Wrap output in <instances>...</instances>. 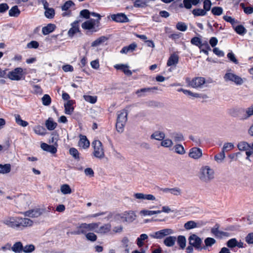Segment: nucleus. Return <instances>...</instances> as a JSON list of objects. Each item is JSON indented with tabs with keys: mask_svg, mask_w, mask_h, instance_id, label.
Masks as SVG:
<instances>
[{
	"mask_svg": "<svg viewBox=\"0 0 253 253\" xmlns=\"http://www.w3.org/2000/svg\"><path fill=\"white\" fill-rule=\"evenodd\" d=\"M111 229V225L109 223L105 224L93 230L94 232L100 234H106L109 232Z\"/></svg>",
	"mask_w": 253,
	"mask_h": 253,
	"instance_id": "17",
	"label": "nucleus"
},
{
	"mask_svg": "<svg viewBox=\"0 0 253 253\" xmlns=\"http://www.w3.org/2000/svg\"><path fill=\"white\" fill-rule=\"evenodd\" d=\"M35 250V247L33 245H28L23 247V252L26 253H32Z\"/></svg>",
	"mask_w": 253,
	"mask_h": 253,
	"instance_id": "54",
	"label": "nucleus"
},
{
	"mask_svg": "<svg viewBox=\"0 0 253 253\" xmlns=\"http://www.w3.org/2000/svg\"><path fill=\"white\" fill-rule=\"evenodd\" d=\"M189 244L193 246L195 249L201 251L203 247L201 246L202 241L198 236L193 234L189 238Z\"/></svg>",
	"mask_w": 253,
	"mask_h": 253,
	"instance_id": "9",
	"label": "nucleus"
},
{
	"mask_svg": "<svg viewBox=\"0 0 253 253\" xmlns=\"http://www.w3.org/2000/svg\"><path fill=\"white\" fill-rule=\"evenodd\" d=\"M193 14L195 16H204L206 14L207 12L204 9L197 8L194 9L192 10Z\"/></svg>",
	"mask_w": 253,
	"mask_h": 253,
	"instance_id": "47",
	"label": "nucleus"
},
{
	"mask_svg": "<svg viewBox=\"0 0 253 253\" xmlns=\"http://www.w3.org/2000/svg\"><path fill=\"white\" fill-rule=\"evenodd\" d=\"M57 123L54 122L52 119L49 118L45 122V126L48 130H52L57 126Z\"/></svg>",
	"mask_w": 253,
	"mask_h": 253,
	"instance_id": "34",
	"label": "nucleus"
},
{
	"mask_svg": "<svg viewBox=\"0 0 253 253\" xmlns=\"http://www.w3.org/2000/svg\"><path fill=\"white\" fill-rule=\"evenodd\" d=\"M222 8L220 7H214L211 9V12L215 15H220L222 13Z\"/></svg>",
	"mask_w": 253,
	"mask_h": 253,
	"instance_id": "59",
	"label": "nucleus"
},
{
	"mask_svg": "<svg viewBox=\"0 0 253 253\" xmlns=\"http://www.w3.org/2000/svg\"><path fill=\"white\" fill-rule=\"evenodd\" d=\"M127 112L126 110L124 109L118 112V117L117 121L121 122L123 123H126L127 121Z\"/></svg>",
	"mask_w": 253,
	"mask_h": 253,
	"instance_id": "21",
	"label": "nucleus"
},
{
	"mask_svg": "<svg viewBox=\"0 0 253 253\" xmlns=\"http://www.w3.org/2000/svg\"><path fill=\"white\" fill-rule=\"evenodd\" d=\"M35 132L39 135H44L45 134V129L40 126H37L34 128Z\"/></svg>",
	"mask_w": 253,
	"mask_h": 253,
	"instance_id": "49",
	"label": "nucleus"
},
{
	"mask_svg": "<svg viewBox=\"0 0 253 253\" xmlns=\"http://www.w3.org/2000/svg\"><path fill=\"white\" fill-rule=\"evenodd\" d=\"M184 7L187 9H190L192 5H196L200 2V0H183Z\"/></svg>",
	"mask_w": 253,
	"mask_h": 253,
	"instance_id": "31",
	"label": "nucleus"
},
{
	"mask_svg": "<svg viewBox=\"0 0 253 253\" xmlns=\"http://www.w3.org/2000/svg\"><path fill=\"white\" fill-rule=\"evenodd\" d=\"M185 81L187 85L193 88H200L206 82V80L203 77H195L192 80L186 78Z\"/></svg>",
	"mask_w": 253,
	"mask_h": 253,
	"instance_id": "6",
	"label": "nucleus"
},
{
	"mask_svg": "<svg viewBox=\"0 0 253 253\" xmlns=\"http://www.w3.org/2000/svg\"><path fill=\"white\" fill-rule=\"evenodd\" d=\"M84 99L88 102L91 104H94L96 102L97 100V96H91L89 95H84L83 96Z\"/></svg>",
	"mask_w": 253,
	"mask_h": 253,
	"instance_id": "42",
	"label": "nucleus"
},
{
	"mask_svg": "<svg viewBox=\"0 0 253 253\" xmlns=\"http://www.w3.org/2000/svg\"><path fill=\"white\" fill-rule=\"evenodd\" d=\"M240 6L244 9V11L246 13L249 14L253 12V8L252 7H245L243 3L240 4Z\"/></svg>",
	"mask_w": 253,
	"mask_h": 253,
	"instance_id": "64",
	"label": "nucleus"
},
{
	"mask_svg": "<svg viewBox=\"0 0 253 253\" xmlns=\"http://www.w3.org/2000/svg\"><path fill=\"white\" fill-rule=\"evenodd\" d=\"M177 244L180 248L183 249L186 246V238L183 236H179L177 238Z\"/></svg>",
	"mask_w": 253,
	"mask_h": 253,
	"instance_id": "45",
	"label": "nucleus"
},
{
	"mask_svg": "<svg viewBox=\"0 0 253 253\" xmlns=\"http://www.w3.org/2000/svg\"><path fill=\"white\" fill-rule=\"evenodd\" d=\"M176 29L180 31H185L187 29V25L183 22H178L176 26Z\"/></svg>",
	"mask_w": 253,
	"mask_h": 253,
	"instance_id": "53",
	"label": "nucleus"
},
{
	"mask_svg": "<svg viewBox=\"0 0 253 253\" xmlns=\"http://www.w3.org/2000/svg\"><path fill=\"white\" fill-rule=\"evenodd\" d=\"M16 123L19 126L25 127L28 125V123L26 121H23L19 115H15Z\"/></svg>",
	"mask_w": 253,
	"mask_h": 253,
	"instance_id": "41",
	"label": "nucleus"
},
{
	"mask_svg": "<svg viewBox=\"0 0 253 253\" xmlns=\"http://www.w3.org/2000/svg\"><path fill=\"white\" fill-rule=\"evenodd\" d=\"M137 44L136 43H132L128 46H124L121 50V53L126 54L129 51L132 52L135 50Z\"/></svg>",
	"mask_w": 253,
	"mask_h": 253,
	"instance_id": "32",
	"label": "nucleus"
},
{
	"mask_svg": "<svg viewBox=\"0 0 253 253\" xmlns=\"http://www.w3.org/2000/svg\"><path fill=\"white\" fill-rule=\"evenodd\" d=\"M74 5V2L71 0L66 1L62 6V10L68 11L71 6Z\"/></svg>",
	"mask_w": 253,
	"mask_h": 253,
	"instance_id": "58",
	"label": "nucleus"
},
{
	"mask_svg": "<svg viewBox=\"0 0 253 253\" xmlns=\"http://www.w3.org/2000/svg\"><path fill=\"white\" fill-rule=\"evenodd\" d=\"M237 240L235 238L230 239L226 243V245L230 248H233L237 246Z\"/></svg>",
	"mask_w": 253,
	"mask_h": 253,
	"instance_id": "57",
	"label": "nucleus"
},
{
	"mask_svg": "<svg viewBox=\"0 0 253 253\" xmlns=\"http://www.w3.org/2000/svg\"><path fill=\"white\" fill-rule=\"evenodd\" d=\"M74 101L72 100H68L64 104L65 113L66 114L71 115L74 111V107L73 105Z\"/></svg>",
	"mask_w": 253,
	"mask_h": 253,
	"instance_id": "23",
	"label": "nucleus"
},
{
	"mask_svg": "<svg viewBox=\"0 0 253 253\" xmlns=\"http://www.w3.org/2000/svg\"><path fill=\"white\" fill-rule=\"evenodd\" d=\"M172 145H173L172 141L170 139H166L163 140L161 142V145L165 147H171Z\"/></svg>",
	"mask_w": 253,
	"mask_h": 253,
	"instance_id": "60",
	"label": "nucleus"
},
{
	"mask_svg": "<svg viewBox=\"0 0 253 253\" xmlns=\"http://www.w3.org/2000/svg\"><path fill=\"white\" fill-rule=\"evenodd\" d=\"M72 28L69 30L68 34L69 37H72L75 34L79 31V28L78 25V21H75L72 24Z\"/></svg>",
	"mask_w": 253,
	"mask_h": 253,
	"instance_id": "26",
	"label": "nucleus"
},
{
	"mask_svg": "<svg viewBox=\"0 0 253 253\" xmlns=\"http://www.w3.org/2000/svg\"><path fill=\"white\" fill-rule=\"evenodd\" d=\"M108 40V38L105 36H101L97 39L91 43V46L93 47L97 46L101 43L104 42Z\"/></svg>",
	"mask_w": 253,
	"mask_h": 253,
	"instance_id": "35",
	"label": "nucleus"
},
{
	"mask_svg": "<svg viewBox=\"0 0 253 253\" xmlns=\"http://www.w3.org/2000/svg\"><path fill=\"white\" fill-rule=\"evenodd\" d=\"M43 212V210L37 208L27 211L24 212L23 214L25 216H29L33 218L39 217L42 213Z\"/></svg>",
	"mask_w": 253,
	"mask_h": 253,
	"instance_id": "11",
	"label": "nucleus"
},
{
	"mask_svg": "<svg viewBox=\"0 0 253 253\" xmlns=\"http://www.w3.org/2000/svg\"><path fill=\"white\" fill-rule=\"evenodd\" d=\"M56 26L53 24H48L46 26L43 27L42 29V34L44 35L49 34L52 32L55 29Z\"/></svg>",
	"mask_w": 253,
	"mask_h": 253,
	"instance_id": "27",
	"label": "nucleus"
},
{
	"mask_svg": "<svg viewBox=\"0 0 253 253\" xmlns=\"http://www.w3.org/2000/svg\"><path fill=\"white\" fill-rule=\"evenodd\" d=\"M12 251L16 253H21L23 252V246L21 242H16L11 247Z\"/></svg>",
	"mask_w": 253,
	"mask_h": 253,
	"instance_id": "30",
	"label": "nucleus"
},
{
	"mask_svg": "<svg viewBox=\"0 0 253 253\" xmlns=\"http://www.w3.org/2000/svg\"><path fill=\"white\" fill-rule=\"evenodd\" d=\"M237 146L240 151H246L249 149L250 144L245 141H242L238 143Z\"/></svg>",
	"mask_w": 253,
	"mask_h": 253,
	"instance_id": "43",
	"label": "nucleus"
},
{
	"mask_svg": "<svg viewBox=\"0 0 253 253\" xmlns=\"http://www.w3.org/2000/svg\"><path fill=\"white\" fill-rule=\"evenodd\" d=\"M114 68L117 70H122L127 76H130L132 75V72L128 69V66L126 65L117 64L114 66Z\"/></svg>",
	"mask_w": 253,
	"mask_h": 253,
	"instance_id": "20",
	"label": "nucleus"
},
{
	"mask_svg": "<svg viewBox=\"0 0 253 253\" xmlns=\"http://www.w3.org/2000/svg\"><path fill=\"white\" fill-rule=\"evenodd\" d=\"M214 170L209 166L202 167L200 171L199 178L205 183L211 182L214 178Z\"/></svg>",
	"mask_w": 253,
	"mask_h": 253,
	"instance_id": "2",
	"label": "nucleus"
},
{
	"mask_svg": "<svg viewBox=\"0 0 253 253\" xmlns=\"http://www.w3.org/2000/svg\"><path fill=\"white\" fill-rule=\"evenodd\" d=\"M219 225L216 224L214 227L211 229V233L215 237L218 238H221L222 236H227L228 233L223 231H221L218 230Z\"/></svg>",
	"mask_w": 253,
	"mask_h": 253,
	"instance_id": "16",
	"label": "nucleus"
},
{
	"mask_svg": "<svg viewBox=\"0 0 253 253\" xmlns=\"http://www.w3.org/2000/svg\"><path fill=\"white\" fill-rule=\"evenodd\" d=\"M235 31L240 35L244 34L246 32V29L242 25H238L235 28Z\"/></svg>",
	"mask_w": 253,
	"mask_h": 253,
	"instance_id": "55",
	"label": "nucleus"
},
{
	"mask_svg": "<svg viewBox=\"0 0 253 253\" xmlns=\"http://www.w3.org/2000/svg\"><path fill=\"white\" fill-rule=\"evenodd\" d=\"M191 43L195 45L198 46L200 49L204 46V43H202L201 40L198 37H194L191 40Z\"/></svg>",
	"mask_w": 253,
	"mask_h": 253,
	"instance_id": "39",
	"label": "nucleus"
},
{
	"mask_svg": "<svg viewBox=\"0 0 253 253\" xmlns=\"http://www.w3.org/2000/svg\"><path fill=\"white\" fill-rule=\"evenodd\" d=\"M234 148V145L231 143H226L224 144L222 151L223 152H227L232 150Z\"/></svg>",
	"mask_w": 253,
	"mask_h": 253,
	"instance_id": "61",
	"label": "nucleus"
},
{
	"mask_svg": "<svg viewBox=\"0 0 253 253\" xmlns=\"http://www.w3.org/2000/svg\"><path fill=\"white\" fill-rule=\"evenodd\" d=\"M225 152L222 151L214 156V159L217 162H221L225 158Z\"/></svg>",
	"mask_w": 253,
	"mask_h": 253,
	"instance_id": "56",
	"label": "nucleus"
},
{
	"mask_svg": "<svg viewBox=\"0 0 253 253\" xmlns=\"http://www.w3.org/2000/svg\"><path fill=\"white\" fill-rule=\"evenodd\" d=\"M11 170V165L9 164L5 165L0 164V173H7Z\"/></svg>",
	"mask_w": 253,
	"mask_h": 253,
	"instance_id": "38",
	"label": "nucleus"
},
{
	"mask_svg": "<svg viewBox=\"0 0 253 253\" xmlns=\"http://www.w3.org/2000/svg\"><path fill=\"white\" fill-rule=\"evenodd\" d=\"M136 217L134 212L132 211H126L123 215L121 216V218L123 219L124 222H131Z\"/></svg>",
	"mask_w": 253,
	"mask_h": 253,
	"instance_id": "13",
	"label": "nucleus"
},
{
	"mask_svg": "<svg viewBox=\"0 0 253 253\" xmlns=\"http://www.w3.org/2000/svg\"><path fill=\"white\" fill-rule=\"evenodd\" d=\"M70 154L73 156L74 158L75 159H79V153L77 149H76L75 148H70Z\"/></svg>",
	"mask_w": 253,
	"mask_h": 253,
	"instance_id": "63",
	"label": "nucleus"
},
{
	"mask_svg": "<svg viewBox=\"0 0 253 253\" xmlns=\"http://www.w3.org/2000/svg\"><path fill=\"white\" fill-rule=\"evenodd\" d=\"M19 220L20 217L9 216L5 218L3 220V223L11 228H18V221Z\"/></svg>",
	"mask_w": 253,
	"mask_h": 253,
	"instance_id": "10",
	"label": "nucleus"
},
{
	"mask_svg": "<svg viewBox=\"0 0 253 253\" xmlns=\"http://www.w3.org/2000/svg\"><path fill=\"white\" fill-rule=\"evenodd\" d=\"M148 237L146 234H142L140 235L139 237L137 238L136 240V244L139 248H141L144 245V242L146 240V242H147V239Z\"/></svg>",
	"mask_w": 253,
	"mask_h": 253,
	"instance_id": "24",
	"label": "nucleus"
},
{
	"mask_svg": "<svg viewBox=\"0 0 253 253\" xmlns=\"http://www.w3.org/2000/svg\"><path fill=\"white\" fill-rule=\"evenodd\" d=\"M148 0H135L133 2V6L136 8H144L147 6Z\"/></svg>",
	"mask_w": 253,
	"mask_h": 253,
	"instance_id": "33",
	"label": "nucleus"
},
{
	"mask_svg": "<svg viewBox=\"0 0 253 253\" xmlns=\"http://www.w3.org/2000/svg\"><path fill=\"white\" fill-rule=\"evenodd\" d=\"M158 87L156 86H154L152 87H146V88H141L140 89L137 90L135 93L138 96L140 97L143 95H145V93L147 92H150L152 90H157Z\"/></svg>",
	"mask_w": 253,
	"mask_h": 253,
	"instance_id": "25",
	"label": "nucleus"
},
{
	"mask_svg": "<svg viewBox=\"0 0 253 253\" xmlns=\"http://www.w3.org/2000/svg\"><path fill=\"white\" fill-rule=\"evenodd\" d=\"M174 149L175 152L179 154H184L185 153V150L183 147L180 144H177L174 146Z\"/></svg>",
	"mask_w": 253,
	"mask_h": 253,
	"instance_id": "51",
	"label": "nucleus"
},
{
	"mask_svg": "<svg viewBox=\"0 0 253 253\" xmlns=\"http://www.w3.org/2000/svg\"><path fill=\"white\" fill-rule=\"evenodd\" d=\"M33 224V221L30 219L20 217V220L18 221V228L21 227H27L31 226Z\"/></svg>",
	"mask_w": 253,
	"mask_h": 253,
	"instance_id": "19",
	"label": "nucleus"
},
{
	"mask_svg": "<svg viewBox=\"0 0 253 253\" xmlns=\"http://www.w3.org/2000/svg\"><path fill=\"white\" fill-rule=\"evenodd\" d=\"M100 222L86 223H83L76 227V230L71 232L73 235L84 234L85 235L88 231H92L98 227Z\"/></svg>",
	"mask_w": 253,
	"mask_h": 253,
	"instance_id": "1",
	"label": "nucleus"
},
{
	"mask_svg": "<svg viewBox=\"0 0 253 253\" xmlns=\"http://www.w3.org/2000/svg\"><path fill=\"white\" fill-rule=\"evenodd\" d=\"M176 240V238L174 236H169L167 237L164 240V244L167 247H172Z\"/></svg>",
	"mask_w": 253,
	"mask_h": 253,
	"instance_id": "28",
	"label": "nucleus"
},
{
	"mask_svg": "<svg viewBox=\"0 0 253 253\" xmlns=\"http://www.w3.org/2000/svg\"><path fill=\"white\" fill-rule=\"evenodd\" d=\"M165 135L164 132L157 131L151 135V138L157 140H162L165 138Z\"/></svg>",
	"mask_w": 253,
	"mask_h": 253,
	"instance_id": "36",
	"label": "nucleus"
},
{
	"mask_svg": "<svg viewBox=\"0 0 253 253\" xmlns=\"http://www.w3.org/2000/svg\"><path fill=\"white\" fill-rule=\"evenodd\" d=\"M61 192L63 194H69L72 193V190L68 184H64L61 186Z\"/></svg>",
	"mask_w": 253,
	"mask_h": 253,
	"instance_id": "44",
	"label": "nucleus"
},
{
	"mask_svg": "<svg viewBox=\"0 0 253 253\" xmlns=\"http://www.w3.org/2000/svg\"><path fill=\"white\" fill-rule=\"evenodd\" d=\"M111 18L113 20L117 22L126 23L129 21V19L127 16L123 13L113 14L111 15Z\"/></svg>",
	"mask_w": 253,
	"mask_h": 253,
	"instance_id": "14",
	"label": "nucleus"
},
{
	"mask_svg": "<svg viewBox=\"0 0 253 253\" xmlns=\"http://www.w3.org/2000/svg\"><path fill=\"white\" fill-rule=\"evenodd\" d=\"M100 23L98 19H90L82 24V27L84 30L91 31L92 33L96 32L99 29Z\"/></svg>",
	"mask_w": 253,
	"mask_h": 253,
	"instance_id": "3",
	"label": "nucleus"
},
{
	"mask_svg": "<svg viewBox=\"0 0 253 253\" xmlns=\"http://www.w3.org/2000/svg\"><path fill=\"white\" fill-rule=\"evenodd\" d=\"M253 115V105L241 110L240 118L241 120H246Z\"/></svg>",
	"mask_w": 253,
	"mask_h": 253,
	"instance_id": "12",
	"label": "nucleus"
},
{
	"mask_svg": "<svg viewBox=\"0 0 253 253\" xmlns=\"http://www.w3.org/2000/svg\"><path fill=\"white\" fill-rule=\"evenodd\" d=\"M242 109H231L229 111V113L233 117H238L240 118V115H241V110Z\"/></svg>",
	"mask_w": 253,
	"mask_h": 253,
	"instance_id": "52",
	"label": "nucleus"
},
{
	"mask_svg": "<svg viewBox=\"0 0 253 253\" xmlns=\"http://www.w3.org/2000/svg\"><path fill=\"white\" fill-rule=\"evenodd\" d=\"M202 156L201 149L197 147H193L190 150L189 156L194 159H198Z\"/></svg>",
	"mask_w": 253,
	"mask_h": 253,
	"instance_id": "15",
	"label": "nucleus"
},
{
	"mask_svg": "<svg viewBox=\"0 0 253 253\" xmlns=\"http://www.w3.org/2000/svg\"><path fill=\"white\" fill-rule=\"evenodd\" d=\"M80 139L79 141V146L84 149L88 148L90 143L86 137L84 135H80Z\"/></svg>",
	"mask_w": 253,
	"mask_h": 253,
	"instance_id": "22",
	"label": "nucleus"
},
{
	"mask_svg": "<svg viewBox=\"0 0 253 253\" xmlns=\"http://www.w3.org/2000/svg\"><path fill=\"white\" fill-rule=\"evenodd\" d=\"M20 14V10L17 5L13 6L9 11V15L11 17H18Z\"/></svg>",
	"mask_w": 253,
	"mask_h": 253,
	"instance_id": "37",
	"label": "nucleus"
},
{
	"mask_svg": "<svg viewBox=\"0 0 253 253\" xmlns=\"http://www.w3.org/2000/svg\"><path fill=\"white\" fill-rule=\"evenodd\" d=\"M173 233V231L171 229L165 228L150 234V236L153 238L161 239L165 237L171 235Z\"/></svg>",
	"mask_w": 253,
	"mask_h": 253,
	"instance_id": "7",
	"label": "nucleus"
},
{
	"mask_svg": "<svg viewBox=\"0 0 253 253\" xmlns=\"http://www.w3.org/2000/svg\"><path fill=\"white\" fill-rule=\"evenodd\" d=\"M93 147V156L98 159H102L105 156L104 150L102 143L98 140H94L92 143Z\"/></svg>",
	"mask_w": 253,
	"mask_h": 253,
	"instance_id": "4",
	"label": "nucleus"
},
{
	"mask_svg": "<svg viewBox=\"0 0 253 253\" xmlns=\"http://www.w3.org/2000/svg\"><path fill=\"white\" fill-rule=\"evenodd\" d=\"M203 225V223L202 222H196L194 221L190 220L186 222L184 225V227L185 229L190 230L193 228L199 227Z\"/></svg>",
	"mask_w": 253,
	"mask_h": 253,
	"instance_id": "18",
	"label": "nucleus"
},
{
	"mask_svg": "<svg viewBox=\"0 0 253 253\" xmlns=\"http://www.w3.org/2000/svg\"><path fill=\"white\" fill-rule=\"evenodd\" d=\"M44 14L47 18H53L55 15V10L52 8H49L46 9Z\"/></svg>",
	"mask_w": 253,
	"mask_h": 253,
	"instance_id": "46",
	"label": "nucleus"
},
{
	"mask_svg": "<svg viewBox=\"0 0 253 253\" xmlns=\"http://www.w3.org/2000/svg\"><path fill=\"white\" fill-rule=\"evenodd\" d=\"M42 104L45 106H48L51 103V98L48 94H44L42 97Z\"/></svg>",
	"mask_w": 253,
	"mask_h": 253,
	"instance_id": "50",
	"label": "nucleus"
},
{
	"mask_svg": "<svg viewBox=\"0 0 253 253\" xmlns=\"http://www.w3.org/2000/svg\"><path fill=\"white\" fill-rule=\"evenodd\" d=\"M204 242L205 244V246L203 247V249L206 250L207 247H211L213 244H214L216 242V241L212 238L208 237L205 239Z\"/></svg>",
	"mask_w": 253,
	"mask_h": 253,
	"instance_id": "40",
	"label": "nucleus"
},
{
	"mask_svg": "<svg viewBox=\"0 0 253 253\" xmlns=\"http://www.w3.org/2000/svg\"><path fill=\"white\" fill-rule=\"evenodd\" d=\"M85 236L86 239L91 242H95L97 239L96 235L93 232H88Z\"/></svg>",
	"mask_w": 253,
	"mask_h": 253,
	"instance_id": "48",
	"label": "nucleus"
},
{
	"mask_svg": "<svg viewBox=\"0 0 253 253\" xmlns=\"http://www.w3.org/2000/svg\"><path fill=\"white\" fill-rule=\"evenodd\" d=\"M178 59L179 57L177 55L175 54L171 55L168 60L167 65L168 66H171L176 64L178 62Z\"/></svg>",
	"mask_w": 253,
	"mask_h": 253,
	"instance_id": "29",
	"label": "nucleus"
},
{
	"mask_svg": "<svg viewBox=\"0 0 253 253\" xmlns=\"http://www.w3.org/2000/svg\"><path fill=\"white\" fill-rule=\"evenodd\" d=\"M223 19L225 21L230 22L233 26L238 23L237 21L230 16H224Z\"/></svg>",
	"mask_w": 253,
	"mask_h": 253,
	"instance_id": "62",
	"label": "nucleus"
},
{
	"mask_svg": "<svg viewBox=\"0 0 253 253\" xmlns=\"http://www.w3.org/2000/svg\"><path fill=\"white\" fill-rule=\"evenodd\" d=\"M224 79L225 81H231L237 85H241L243 83V80L240 77L228 72L224 75Z\"/></svg>",
	"mask_w": 253,
	"mask_h": 253,
	"instance_id": "8",
	"label": "nucleus"
},
{
	"mask_svg": "<svg viewBox=\"0 0 253 253\" xmlns=\"http://www.w3.org/2000/svg\"><path fill=\"white\" fill-rule=\"evenodd\" d=\"M26 73L22 68L18 67L9 72L6 77L13 81H19L24 79Z\"/></svg>",
	"mask_w": 253,
	"mask_h": 253,
	"instance_id": "5",
	"label": "nucleus"
}]
</instances>
